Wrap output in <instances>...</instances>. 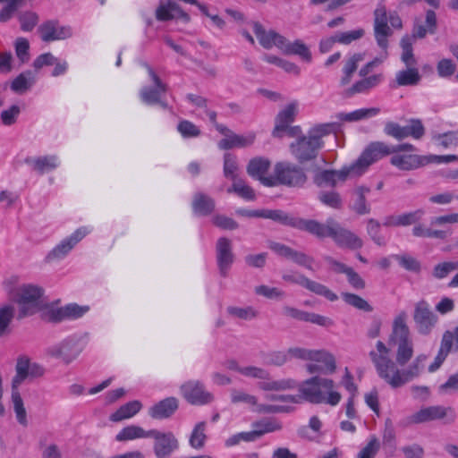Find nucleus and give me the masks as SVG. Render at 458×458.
I'll return each instance as SVG.
<instances>
[{"label": "nucleus", "mask_w": 458, "mask_h": 458, "mask_svg": "<svg viewBox=\"0 0 458 458\" xmlns=\"http://www.w3.org/2000/svg\"><path fill=\"white\" fill-rule=\"evenodd\" d=\"M212 223L215 226L222 230L233 231L239 228V224L237 221L225 215L214 216L212 217Z\"/></svg>", "instance_id": "59"}, {"label": "nucleus", "mask_w": 458, "mask_h": 458, "mask_svg": "<svg viewBox=\"0 0 458 458\" xmlns=\"http://www.w3.org/2000/svg\"><path fill=\"white\" fill-rule=\"evenodd\" d=\"M407 313L401 311L394 319L388 344L396 346V363L405 365L413 355V343L410 336V329L406 323Z\"/></svg>", "instance_id": "3"}, {"label": "nucleus", "mask_w": 458, "mask_h": 458, "mask_svg": "<svg viewBox=\"0 0 458 458\" xmlns=\"http://www.w3.org/2000/svg\"><path fill=\"white\" fill-rule=\"evenodd\" d=\"M340 128L337 123H327L314 126L308 131V135L318 142H324L322 138L330 133H335Z\"/></svg>", "instance_id": "43"}, {"label": "nucleus", "mask_w": 458, "mask_h": 458, "mask_svg": "<svg viewBox=\"0 0 458 458\" xmlns=\"http://www.w3.org/2000/svg\"><path fill=\"white\" fill-rule=\"evenodd\" d=\"M14 317V308L5 305L0 308V337L10 333L9 325Z\"/></svg>", "instance_id": "52"}, {"label": "nucleus", "mask_w": 458, "mask_h": 458, "mask_svg": "<svg viewBox=\"0 0 458 458\" xmlns=\"http://www.w3.org/2000/svg\"><path fill=\"white\" fill-rule=\"evenodd\" d=\"M141 408L139 401H131L122 405L116 411L112 413L109 420L112 421H121L135 415Z\"/></svg>", "instance_id": "41"}, {"label": "nucleus", "mask_w": 458, "mask_h": 458, "mask_svg": "<svg viewBox=\"0 0 458 458\" xmlns=\"http://www.w3.org/2000/svg\"><path fill=\"white\" fill-rule=\"evenodd\" d=\"M21 114V108L17 105H12L9 108L4 109L0 114V119L4 125L11 126L17 122Z\"/></svg>", "instance_id": "60"}, {"label": "nucleus", "mask_w": 458, "mask_h": 458, "mask_svg": "<svg viewBox=\"0 0 458 458\" xmlns=\"http://www.w3.org/2000/svg\"><path fill=\"white\" fill-rule=\"evenodd\" d=\"M178 406L179 403L177 398L167 397L150 407L149 415L154 419H166L175 412Z\"/></svg>", "instance_id": "28"}, {"label": "nucleus", "mask_w": 458, "mask_h": 458, "mask_svg": "<svg viewBox=\"0 0 458 458\" xmlns=\"http://www.w3.org/2000/svg\"><path fill=\"white\" fill-rule=\"evenodd\" d=\"M270 165L271 163L267 158L254 157L250 160L247 165V173L250 177L258 180L267 173Z\"/></svg>", "instance_id": "39"}, {"label": "nucleus", "mask_w": 458, "mask_h": 458, "mask_svg": "<svg viewBox=\"0 0 458 458\" xmlns=\"http://www.w3.org/2000/svg\"><path fill=\"white\" fill-rule=\"evenodd\" d=\"M297 114V102L288 104L285 108L281 110L276 117V125L272 131L275 138H282L283 133L288 129Z\"/></svg>", "instance_id": "26"}, {"label": "nucleus", "mask_w": 458, "mask_h": 458, "mask_svg": "<svg viewBox=\"0 0 458 458\" xmlns=\"http://www.w3.org/2000/svg\"><path fill=\"white\" fill-rule=\"evenodd\" d=\"M3 2H7V4L0 10V22H6L24 5L25 0H0V3Z\"/></svg>", "instance_id": "54"}, {"label": "nucleus", "mask_w": 458, "mask_h": 458, "mask_svg": "<svg viewBox=\"0 0 458 458\" xmlns=\"http://www.w3.org/2000/svg\"><path fill=\"white\" fill-rule=\"evenodd\" d=\"M268 248L277 255L291 259L295 264L314 271V259L304 252L295 250L287 245L276 242H268Z\"/></svg>", "instance_id": "17"}, {"label": "nucleus", "mask_w": 458, "mask_h": 458, "mask_svg": "<svg viewBox=\"0 0 458 458\" xmlns=\"http://www.w3.org/2000/svg\"><path fill=\"white\" fill-rule=\"evenodd\" d=\"M275 176L280 184L290 187H301L307 182V175L301 166L292 163H277Z\"/></svg>", "instance_id": "9"}, {"label": "nucleus", "mask_w": 458, "mask_h": 458, "mask_svg": "<svg viewBox=\"0 0 458 458\" xmlns=\"http://www.w3.org/2000/svg\"><path fill=\"white\" fill-rule=\"evenodd\" d=\"M379 449V441L376 437H372L369 442L358 453L357 458H375Z\"/></svg>", "instance_id": "64"}, {"label": "nucleus", "mask_w": 458, "mask_h": 458, "mask_svg": "<svg viewBox=\"0 0 458 458\" xmlns=\"http://www.w3.org/2000/svg\"><path fill=\"white\" fill-rule=\"evenodd\" d=\"M30 361L27 356H20L15 366L16 375L12 380V387L17 388L30 375Z\"/></svg>", "instance_id": "42"}, {"label": "nucleus", "mask_w": 458, "mask_h": 458, "mask_svg": "<svg viewBox=\"0 0 458 458\" xmlns=\"http://www.w3.org/2000/svg\"><path fill=\"white\" fill-rule=\"evenodd\" d=\"M227 313L234 318H240L243 320H250L259 316V312L251 306L248 307H236L229 306L226 309Z\"/></svg>", "instance_id": "48"}, {"label": "nucleus", "mask_w": 458, "mask_h": 458, "mask_svg": "<svg viewBox=\"0 0 458 458\" xmlns=\"http://www.w3.org/2000/svg\"><path fill=\"white\" fill-rule=\"evenodd\" d=\"M330 238H332L340 248L359 250L363 246V241L357 234L342 227L337 221H335Z\"/></svg>", "instance_id": "19"}, {"label": "nucleus", "mask_w": 458, "mask_h": 458, "mask_svg": "<svg viewBox=\"0 0 458 458\" xmlns=\"http://www.w3.org/2000/svg\"><path fill=\"white\" fill-rule=\"evenodd\" d=\"M231 402L235 404L242 403L250 406H255L257 405V397L242 390L232 389Z\"/></svg>", "instance_id": "61"}, {"label": "nucleus", "mask_w": 458, "mask_h": 458, "mask_svg": "<svg viewBox=\"0 0 458 458\" xmlns=\"http://www.w3.org/2000/svg\"><path fill=\"white\" fill-rule=\"evenodd\" d=\"M33 83L32 72L26 71L19 74L11 83V89L14 92H24Z\"/></svg>", "instance_id": "47"}, {"label": "nucleus", "mask_w": 458, "mask_h": 458, "mask_svg": "<svg viewBox=\"0 0 458 458\" xmlns=\"http://www.w3.org/2000/svg\"><path fill=\"white\" fill-rule=\"evenodd\" d=\"M239 170L238 162L236 156L231 153H225L224 155V166L223 173L225 178L233 180V182L235 180H238L237 173Z\"/></svg>", "instance_id": "45"}, {"label": "nucleus", "mask_w": 458, "mask_h": 458, "mask_svg": "<svg viewBox=\"0 0 458 458\" xmlns=\"http://www.w3.org/2000/svg\"><path fill=\"white\" fill-rule=\"evenodd\" d=\"M12 400L13 403L14 411L16 413L17 420L22 427H27L28 423L26 419V411L23 405L22 398L17 388H13Z\"/></svg>", "instance_id": "49"}, {"label": "nucleus", "mask_w": 458, "mask_h": 458, "mask_svg": "<svg viewBox=\"0 0 458 458\" xmlns=\"http://www.w3.org/2000/svg\"><path fill=\"white\" fill-rule=\"evenodd\" d=\"M318 199L324 205L335 209L341 208L343 205L342 198L336 191H322L318 195Z\"/></svg>", "instance_id": "57"}, {"label": "nucleus", "mask_w": 458, "mask_h": 458, "mask_svg": "<svg viewBox=\"0 0 458 458\" xmlns=\"http://www.w3.org/2000/svg\"><path fill=\"white\" fill-rule=\"evenodd\" d=\"M89 310V306L88 305L69 303L60 308L49 310L45 314V318L48 322L59 323L67 319L80 318L83 317Z\"/></svg>", "instance_id": "15"}, {"label": "nucleus", "mask_w": 458, "mask_h": 458, "mask_svg": "<svg viewBox=\"0 0 458 458\" xmlns=\"http://www.w3.org/2000/svg\"><path fill=\"white\" fill-rule=\"evenodd\" d=\"M305 288L318 295L325 297L330 301H335L338 299L337 295L326 285L310 279H308Z\"/></svg>", "instance_id": "51"}, {"label": "nucleus", "mask_w": 458, "mask_h": 458, "mask_svg": "<svg viewBox=\"0 0 458 458\" xmlns=\"http://www.w3.org/2000/svg\"><path fill=\"white\" fill-rule=\"evenodd\" d=\"M255 140V135L250 134L248 136L238 135L234 132L229 134L228 138H224L218 142L220 149H231L233 148H245L250 146Z\"/></svg>", "instance_id": "34"}, {"label": "nucleus", "mask_w": 458, "mask_h": 458, "mask_svg": "<svg viewBox=\"0 0 458 458\" xmlns=\"http://www.w3.org/2000/svg\"><path fill=\"white\" fill-rule=\"evenodd\" d=\"M318 355H315V358H312L310 360L315 361V363L307 364V370L311 373H319V374H332L335 371V360L334 356L326 352H318Z\"/></svg>", "instance_id": "25"}, {"label": "nucleus", "mask_w": 458, "mask_h": 458, "mask_svg": "<svg viewBox=\"0 0 458 458\" xmlns=\"http://www.w3.org/2000/svg\"><path fill=\"white\" fill-rule=\"evenodd\" d=\"M177 130L183 138H196L200 135V130L193 123L188 120L181 121Z\"/></svg>", "instance_id": "62"}, {"label": "nucleus", "mask_w": 458, "mask_h": 458, "mask_svg": "<svg viewBox=\"0 0 458 458\" xmlns=\"http://www.w3.org/2000/svg\"><path fill=\"white\" fill-rule=\"evenodd\" d=\"M323 147L324 142H318L307 134L298 137L292 142L290 151L298 163L303 165L315 160Z\"/></svg>", "instance_id": "8"}, {"label": "nucleus", "mask_w": 458, "mask_h": 458, "mask_svg": "<svg viewBox=\"0 0 458 458\" xmlns=\"http://www.w3.org/2000/svg\"><path fill=\"white\" fill-rule=\"evenodd\" d=\"M253 31L259 44L266 49H270L274 46L281 49L285 43V37L273 30L267 31L258 21L253 22Z\"/></svg>", "instance_id": "22"}, {"label": "nucleus", "mask_w": 458, "mask_h": 458, "mask_svg": "<svg viewBox=\"0 0 458 458\" xmlns=\"http://www.w3.org/2000/svg\"><path fill=\"white\" fill-rule=\"evenodd\" d=\"M343 300L350 306L354 307L357 310L371 312L373 310V307L363 298L360 296L351 293H342Z\"/></svg>", "instance_id": "46"}, {"label": "nucleus", "mask_w": 458, "mask_h": 458, "mask_svg": "<svg viewBox=\"0 0 458 458\" xmlns=\"http://www.w3.org/2000/svg\"><path fill=\"white\" fill-rule=\"evenodd\" d=\"M18 19L21 24V29L23 31H31L38 22V16L36 13L26 11L19 13Z\"/></svg>", "instance_id": "56"}, {"label": "nucleus", "mask_w": 458, "mask_h": 458, "mask_svg": "<svg viewBox=\"0 0 458 458\" xmlns=\"http://www.w3.org/2000/svg\"><path fill=\"white\" fill-rule=\"evenodd\" d=\"M142 65L147 69L154 86H144L141 88L140 98L146 105H157V102H159L162 96L166 93L168 86L160 80L159 76L147 63H143Z\"/></svg>", "instance_id": "12"}, {"label": "nucleus", "mask_w": 458, "mask_h": 458, "mask_svg": "<svg viewBox=\"0 0 458 458\" xmlns=\"http://www.w3.org/2000/svg\"><path fill=\"white\" fill-rule=\"evenodd\" d=\"M24 162L31 165L32 169L39 174L53 171L59 165L58 157L55 155L38 157H28Z\"/></svg>", "instance_id": "29"}, {"label": "nucleus", "mask_w": 458, "mask_h": 458, "mask_svg": "<svg viewBox=\"0 0 458 458\" xmlns=\"http://www.w3.org/2000/svg\"><path fill=\"white\" fill-rule=\"evenodd\" d=\"M394 258L404 269L414 273L420 271V263L415 258L408 254L394 255Z\"/></svg>", "instance_id": "58"}, {"label": "nucleus", "mask_w": 458, "mask_h": 458, "mask_svg": "<svg viewBox=\"0 0 458 458\" xmlns=\"http://www.w3.org/2000/svg\"><path fill=\"white\" fill-rule=\"evenodd\" d=\"M156 18L159 21L181 20L188 23L191 21L190 15L177 3L172 0L160 2L156 10Z\"/></svg>", "instance_id": "21"}, {"label": "nucleus", "mask_w": 458, "mask_h": 458, "mask_svg": "<svg viewBox=\"0 0 458 458\" xmlns=\"http://www.w3.org/2000/svg\"><path fill=\"white\" fill-rule=\"evenodd\" d=\"M281 50L285 55H297L308 63L311 61V53L309 47L300 39L291 43L285 38V43Z\"/></svg>", "instance_id": "37"}, {"label": "nucleus", "mask_w": 458, "mask_h": 458, "mask_svg": "<svg viewBox=\"0 0 458 458\" xmlns=\"http://www.w3.org/2000/svg\"><path fill=\"white\" fill-rule=\"evenodd\" d=\"M41 39L45 42L60 40L72 35L71 29L60 26L57 21H48L38 27Z\"/></svg>", "instance_id": "24"}, {"label": "nucleus", "mask_w": 458, "mask_h": 458, "mask_svg": "<svg viewBox=\"0 0 458 458\" xmlns=\"http://www.w3.org/2000/svg\"><path fill=\"white\" fill-rule=\"evenodd\" d=\"M83 350V344L77 336H70L62 343L53 346L49 352L52 356L61 358L64 362L70 363L76 359Z\"/></svg>", "instance_id": "16"}, {"label": "nucleus", "mask_w": 458, "mask_h": 458, "mask_svg": "<svg viewBox=\"0 0 458 458\" xmlns=\"http://www.w3.org/2000/svg\"><path fill=\"white\" fill-rule=\"evenodd\" d=\"M382 74H374L356 81L351 88L344 91V96L349 98L358 93H363L378 85L382 81Z\"/></svg>", "instance_id": "33"}, {"label": "nucleus", "mask_w": 458, "mask_h": 458, "mask_svg": "<svg viewBox=\"0 0 458 458\" xmlns=\"http://www.w3.org/2000/svg\"><path fill=\"white\" fill-rule=\"evenodd\" d=\"M296 386L297 383L293 379L273 380L269 376L267 378H263V381L258 383V387L263 391H284L293 389Z\"/></svg>", "instance_id": "36"}, {"label": "nucleus", "mask_w": 458, "mask_h": 458, "mask_svg": "<svg viewBox=\"0 0 458 458\" xmlns=\"http://www.w3.org/2000/svg\"><path fill=\"white\" fill-rule=\"evenodd\" d=\"M437 30V14L433 10H428L425 16V25L416 21L413 24L411 35H404L400 40L402 47L401 60L406 67L416 66L417 60L413 54L412 45L415 39L424 38L428 33L435 34Z\"/></svg>", "instance_id": "4"}, {"label": "nucleus", "mask_w": 458, "mask_h": 458, "mask_svg": "<svg viewBox=\"0 0 458 458\" xmlns=\"http://www.w3.org/2000/svg\"><path fill=\"white\" fill-rule=\"evenodd\" d=\"M234 259L231 240L226 237L218 238L216 243V260L221 276H227Z\"/></svg>", "instance_id": "14"}, {"label": "nucleus", "mask_w": 458, "mask_h": 458, "mask_svg": "<svg viewBox=\"0 0 458 458\" xmlns=\"http://www.w3.org/2000/svg\"><path fill=\"white\" fill-rule=\"evenodd\" d=\"M448 411H451L452 410L443 406L427 407L415 413L413 415V420L415 422H423L428 420H439L446 416Z\"/></svg>", "instance_id": "35"}, {"label": "nucleus", "mask_w": 458, "mask_h": 458, "mask_svg": "<svg viewBox=\"0 0 458 458\" xmlns=\"http://www.w3.org/2000/svg\"><path fill=\"white\" fill-rule=\"evenodd\" d=\"M427 157L415 154L394 155L390 163L403 171L417 169L427 165Z\"/></svg>", "instance_id": "27"}, {"label": "nucleus", "mask_w": 458, "mask_h": 458, "mask_svg": "<svg viewBox=\"0 0 458 458\" xmlns=\"http://www.w3.org/2000/svg\"><path fill=\"white\" fill-rule=\"evenodd\" d=\"M376 351H370L369 355L373 362L377 375L392 387L397 388L420 376L424 369L428 357L418 355L409 367L401 371L395 362L389 357L390 349L382 341H377Z\"/></svg>", "instance_id": "1"}, {"label": "nucleus", "mask_w": 458, "mask_h": 458, "mask_svg": "<svg viewBox=\"0 0 458 458\" xmlns=\"http://www.w3.org/2000/svg\"><path fill=\"white\" fill-rule=\"evenodd\" d=\"M192 209L196 215L208 216L216 208L215 199L201 192H197L192 200Z\"/></svg>", "instance_id": "32"}, {"label": "nucleus", "mask_w": 458, "mask_h": 458, "mask_svg": "<svg viewBox=\"0 0 458 458\" xmlns=\"http://www.w3.org/2000/svg\"><path fill=\"white\" fill-rule=\"evenodd\" d=\"M182 397L192 405H205L213 402L214 395L205 389L199 380H189L180 387Z\"/></svg>", "instance_id": "10"}, {"label": "nucleus", "mask_w": 458, "mask_h": 458, "mask_svg": "<svg viewBox=\"0 0 458 458\" xmlns=\"http://www.w3.org/2000/svg\"><path fill=\"white\" fill-rule=\"evenodd\" d=\"M236 215L244 217H259L265 219H270L276 223L281 224L284 211L281 209H245L238 208L235 210Z\"/></svg>", "instance_id": "31"}, {"label": "nucleus", "mask_w": 458, "mask_h": 458, "mask_svg": "<svg viewBox=\"0 0 458 458\" xmlns=\"http://www.w3.org/2000/svg\"><path fill=\"white\" fill-rule=\"evenodd\" d=\"M413 320L419 334L427 335L437 323V316L431 310L429 304L421 300L415 304Z\"/></svg>", "instance_id": "11"}, {"label": "nucleus", "mask_w": 458, "mask_h": 458, "mask_svg": "<svg viewBox=\"0 0 458 458\" xmlns=\"http://www.w3.org/2000/svg\"><path fill=\"white\" fill-rule=\"evenodd\" d=\"M85 227L77 229L69 237L64 239L46 257L47 261L59 260L66 257L72 248L82 240L88 233Z\"/></svg>", "instance_id": "18"}, {"label": "nucleus", "mask_w": 458, "mask_h": 458, "mask_svg": "<svg viewBox=\"0 0 458 458\" xmlns=\"http://www.w3.org/2000/svg\"><path fill=\"white\" fill-rule=\"evenodd\" d=\"M227 192H234L239 197L246 200H254L256 199L254 190L250 186L246 184L242 179L235 180V182H233L232 186L227 189Z\"/></svg>", "instance_id": "44"}, {"label": "nucleus", "mask_w": 458, "mask_h": 458, "mask_svg": "<svg viewBox=\"0 0 458 458\" xmlns=\"http://www.w3.org/2000/svg\"><path fill=\"white\" fill-rule=\"evenodd\" d=\"M379 112L380 109L378 107L361 108L351 113H339L337 117L344 122H356L376 116Z\"/></svg>", "instance_id": "40"}, {"label": "nucleus", "mask_w": 458, "mask_h": 458, "mask_svg": "<svg viewBox=\"0 0 458 458\" xmlns=\"http://www.w3.org/2000/svg\"><path fill=\"white\" fill-rule=\"evenodd\" d=\"M374 34L377 45L382 49H386L388 47L387 38L392 34L387 23H374Z\"/></svg>", "instance_id": "55"}, {"label": "nucleus", "mask_w": 458, "mask_h": 458, "mask_svg": "<svg viewBox=\"0 0 458 458\" xmlns=\"http://www.w3.org/2000/svg\"><path fill=\"white\" fill-rule=\"evenodd\" d=\"M403 140L408 137L420 140L425 134V127L420 119H411L409 125L403 126Z\"/></svg>", "instance_id": "50"}, {"label": "nucleus", "mask_w": 458, "mask_h": 458, "mask_svg": "<svg viewBox=\"0 0 458 458\" xmlns=\"http://www.w3.org/2000/svg\"><path fill=\"white\" fill-rule=\"evenodd\" d=\"M391 154H393L392 146L383 141L369 143L360 157L352 164L355 175H360L370 165Z\"/></svg>", "instance_id": "7"}, {"label": "nucleus", "mask_w": 458, "mask_h": 458, "mask_svg": "<svg viewBox=\"0 0 458 458\" xmlns=\"http://www.w3.org/2000/svg\"><path fill=\"white\" fill-rule=\"evenodd\" d=\"M155 438L154 451L157 458H165L178 447V442L171 432L157 431Z\"/></svg>", "instance_id": "23"}, {"label": "nucleus", "mask_w": 458, "mask_h": 458, "mask_svg": "<svg viewBox=\"0 0 458 458\" xmlns=\"http://www.w3.org/2000/svg\"><path fill=\"white\" fill-rule=\"evenodd\" d=\"M15 54L21 64L30 60V43L25 38H18L14 44Z\"/></svg>", "instance_id": "63"}, {"label": "nucleus", "mask_w": 458, "mask_h": 458, "mask_svg": "<svg viewBox=\"0 0 458 458\" xmlns=\"http://www.w3.org/2000/svg\"><path fill=\"white\" fill-rule=\"evenodd\" d=\"M335 382L332 379L314 376L306 379L299 386L300 403L303 401L318 404L327 403L336 405L341 400V394L334 391Z\"/></svg>", "instance_id": "2"}, {"label": "nucleus", "mask_w": 458, "mask_h": 458, "mask_svg": "<svg viewBox=\"0 0 458 458\" xmlns=\"http://www.w3.org/2000/svg\"><path fill=\"white\" fill-rule=\"evenodd\" d=\"M421 76L415 66L399 71L395 75L397 86H415L420 81Z\"/></svg>", "instance_id": "38"}, {"label": "nucleus", "mask_w": 458, "mask_h": 458, "mask_svg": "<svg viewBox=\"0 0 458 458\" xmlns=\"http://www.w3.org/2000/svg\"><path fill=\"white\" fill-rule=\"evenodd\" d=\"M370 192V189L367 186H358L353 191L352 203L350 205V208L356 214L362 216L370 213V206L367 201L366 195Z\"/></svg>", "instance_id": "30"}, {"label": "nucleus", "mask_w": 458, "mask_h": 458, "mask_svg": "<svg viewBox=\"0 0 458 458\" xmlns=\"http://www.w3.org/2000/svg\"><path fill=\"white\" fill-rule=\"evenodd\" d=\"M335 221L333 218H328L323 224L314 219L296 217L284 211L281 225L305 231L321 239L330 237Z\"/></svg>", "instance_id": "6"}, {"label": "nucleus", "mask_w": 458, "mask_h": 458, "mask_svg": "<svg viewBox=\"0 0 458 458\" xmlns=\"http://www.w3.org/2000/svg\"><path fill=\"white\" fill-rule=\"evenodd\" d=\"M454 346L458 350V332L453 333L450 330H446L443 334L438 352L434 361L428 366L429 372H435L441 367Z\"/></svg>", "instance_id": "20"}, {"label": "nucleus", "mask_w": 458, "mask_h": 458, "mask_svg": "<svg viewBox=\"0 0 458 458\" xmlns=\"http://www.w3.org/2000/svg\"><path fill=\"white\" fill-rule=\"evenodd\" d=\"M44 290L34 284H22L10 292L11 298L21 305L19 318L32 315L43 307Z\"/></svg>", "instance_id": "5"}, {"label": "nucleus", "mask_w": 458, "mask_h": 458, "mask_svg": "<svg viewBox=\"0 0 458 458\" xmlns=\"http://www.w3.org/2000/svg\"><path fill=\"white\" fill-rule=\"evenodd\" d=\"M349 175H355L352 165L344 166L340 170L318 169L313 176V182L318 187L335 188L337 181L344 182Z\"/></svg>", "instance_id": "13"}, {"label": "nucleus", "mask_w": 458, "mask_h": 458, "mask_svg": "<svg viewBox=\"0 0 458 458\" xmlns=\"http://www.w3.org/2000/svg\"><path fill=\"white\" fill-rule=\"evenodd\" d=\"M367 233L371 238V240L378 246H385L386 242L384 236L380 234L381 225L380 223L374 219L369 218L367 221Z\"/></svg>", "instance_id": "53"}]
</instances>
